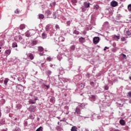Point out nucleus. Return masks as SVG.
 <instances>
[{
	"label": "nucleus",
	"mask_w": 131,
	"mask_h": 131,
	"mask_svg": "<svg viewBox=\"0 0 131 131\" xmlns=\"http://www.w3.org/2000/svg\"><path fill=\"white\" fill-rule=\"evenodd\" d=\"M82 106L84 107V104L83 103H81L79 106L77 107L75 110V113L78 114V115H79L80 114V108H81Z\"/></svg>",
	"instance_id": "nucleus-1"
},
{
	"label": "nucleus",
	"mask_w": 131,
	"mask_h": 131,
	"mask_svg": "<svg viewBox=\"0 0 131 131\" xmlns=\"http://www.w3.org/2000/svg\"><path fill=\"white\" fill-rule=\"evenodd\" d=\"M92 117L93 118H95V119H101V118H102V115L94 114L93 115H92Z\"/></svg>",
	"instance_id": "nucleus-2"
},
{
	"label": "nucleus",
	"mask_w": 131,
	"mask_h": 131,
	"mask_svg": "<svg viewBox=\"0 0 131 131\" xmlns=\"http://www.w3.org/2000/svg\"><path fill=\"white\" fill-rule=\"evenodd\" d=\"M57 71L59 72V74H60V75H63V74H65V70H64V69H63V68L60 67L59 68L58 70Z\"/></svg>",
	"instance_id": "nucleus-3"
},
{
	"label": "nucleus",
	"mask_w": 131,
	"mask_h": 131,
	"mask_svg": "<svg viewBox=\"0 0 131 131\" xmlns=\"http://www.w3.org/2000/svg\"><path fill=\"white\" fill-rule=\"evenodd\" d=\"M99 41H100V37H94L93 38V43H94V45H97V43H99Z\"/></svg>",
	"instance_id": "nucleus-4"
},
{
	"label": "nucleus",
	"mask_w": 131,
	"mask_h": 131,
	"mask_svg": "<svg viewBox=\"0 0 131 131\" xmlns=\"http://www.w3.org/2000/svg\"><path fill=\"white\" fill-rule=\"evenodd\" d=\"M36 109V107H35L34 105H31L29 107V111L30 112H35V110Z\"/></svg>",
	"instance_id": "nucleus-5"
},
{
	"label": "nucleus",
	"mask_w": 131,
	"mask_h": 131,
	"mask_svg": "<svg viewBox=\"0 0 131 131\" xmlns=\"http://www.w3.org/2000/svg\"><path fill=\"white\" fill-rule=\"evenodd\" d=\"M111 6L113 7H117L118 6V3L114 1L111 3Z\"/></svg>",
	"instance_id": "nucleus-6"
},
{
	"label": "nucleus",
	"mask_w": 131,
	"mask_h": 131,
	"mask_svg": "<svg viewBox=\"0 0 131 131\" xmlns=\"http://www.w3.org/2000/svg\"><path fill=\"white\" fill-rule=\"evenodd\" d=\"M28 58L30 59V60H33L34 59V55L31 53H30L28 54Z\"/></svg>",
	"instance_id": "nucleus-7"
},
{
	"label": "nucleus",
	"mask_w": 131,
	"mask_h": 131,
	"mask_svg": "<svg viewBox=\"0 0 131 131\" xmlns=\"http://www.w3.org/2000/svg\"><path fill=\"white\" fill-rule=\"evenodd\" d=\"M35 101H33V100L32 99H29V103H30V104H35L36 103V102L35 101H37V97H35L34 99Z\"/></svg>",
	"instance_id": "nucleus-8"
},
{
	"label": "nucleus",
	"mask_w": 131,
	"mask_h": 131,
	"mask_svg": "<svg viewBox=\"0 0 131 131\" xmlns=\"http://www.w3.org/2000/svg\"><path fill=\"white\" fill-rule=\"evenodd\" d=\"M45 14L46 16H47L48 17H49L50 16H51V15H52V11L48 10L45 11Z\"/></svg>",
	"instance_id": "nucleus-9"
},
{
	"label": "nucleus",
	"mask_w": 131,
	"mask_h": 131,
	"mask_svg": "<svg viewBox=\"0 0 131 131\" xmlns=\"http://www.w3.org/2000/svg\"><path fill=\"white\" fill-rule=\"evenodd\" d=\"M31 31H27L25 33V36H27V37H30V36H31Z\"/></svg>",
	"instance_id": "nucleus-10"
},
{
	"label": "nucleus",
	"mask_w": 131,
	"mask_h": 131,
	"mask_svg": "<svg viewBox=\"0 0 131 131\" xmlns=\"http://www.w3.org/2000/svg\"><path fill=\"white\" fill-rule=\"evenodd\" d=\"M79 41L80 42H81V43H83V42H84L85 41V38L81 37L80 38H79Z\"/></svg>",
	"instance_id": "nucleus-11"
},
{
	"label": "nucleus",
	"mask_w": 131,
	"mask_h": 131,
	"mask_svg": "<svg viewBox=\"0 0 131 131\" xmlns=\"http://www.w3.org/2000/svg\"><path fill=\"white\" fill-rule=\"evenodd\" d=\"M16 88L17 89H18V90H20L19 91V92H23V91L24 90L23 85H18L17 86H16Z\"/></svg>",
	"instance_id": "nucleus-12"
},
{
	"label": "nucleus",
	"mask_w": 131,
	"mask_h": 131,
	"mask_svg": "<svg viewBox=\"0 0 131 131\" xmlns=\"http://www.w3.org/2000/svg\"><path fill=\"white\" fill-rule=\"evenodd\" d=\"M22 108V105L20 104H17L16 105V110H20Z\"/></svg>",
	"instance_id": "nucleus-13"
},
{
	"label": "nucleus",
	"mask_w": 131,
	"mask_h": 131,
	"mask_svg": "<svg viewBox=\"0 0 131 131\" xmlns=\"http://www.w3.org/2000/svg\"><path fill=\"white\" fill-rule=\"evenodd\" d=\"M96 21V19L95 18V16H91V23L92 24H95V21Z\"/></svg>",
	"instance_id": "nucleus-14"
},
{
	"label": "nucleus",
	"mask_w": 131,
	"mask_h": 131,
	"mask_svg": "<svg viewBox=\"0 0 131 131\" xmlns=\"http://www.w3.org/2000/svg\"><path fill=\"white\" fill-rule=\"evenodd\" d=\"M83 5L85 8H90V3L84 2Z\"/></svg>",
	"instance_id": "nucleus-15"
},
{
	"label": "nucleus",
	"mask_w": 131,
	"mask_h": 131,
	"mask_svg": "<svg viewBox=\"0 0 131 131\" xmlns=\"http://www.w3.org/2000/svg\"><path fill=\"white\" fill-rule=\"evenodd\" d=\"M50 103H55V102H56V99L55 98V97H51V98L50 100Z\"/></svg>",
	"instance_id": "nucleus-16"
},
{
	"label": "nucleus",
	"mask_w": 131,
	"mask_h": 131,
	"mask_svg": "<svg viewBox=\"0 0 131 131\" xmlns=\"http://www.w3.org/2000/svg\"><path fill=\"white\" fill-rule=\"evenodd\" d=\"M73 33L74 34H76L77 35L79 34V32L77 30H76V29H75V27H74L73 28Z\"/></svg>",
	"instance_id": "nucleus-17"
},
{
	"label": "nucleus",
	"mask_w": 131,
	"mask_h": 131,
	"mask_svg": "<svg viewBox=\"0 0 131 131\" xmlns=\"http://www.w3.org/2000/svg\"><path fill=\"white\" fill-rule=\"evenodd\" d=\"M9 80H10V79H9V78H6L5 79V80H4L5 85H8V82H9Z\"/></svg>",
	"instance_id": "nucleus-18"
},
{
	"label": "nucleus",
	"mask_w": 131,
	"mask_h": 131,
	"mask_svg": "<svg viewBox=\"0 0 131 131\" xmlns=\"http://www.w3.org/2000/svg\"><path fill=\"white\" fill-rule=\"evenodd\" d=\"M119 123L121 124V125H124L125 124V121L124 120H120Z\"/></svg>",
	"instance_id": "nucleus-19"
},
{
	"label": "nucleus",
	"mask_w": 131,
	"mask_h": 131,
	"mask_svg": "<svg viewBox=\"0 0 131 131\" xmlns=\"http://www.w3.org/2000/svg\"><path fill=\"white\" fill-rule=\"evenodd\" d=\"M16 38L17 39L16 40L17 41H20V40H22L23 38L21 36V35L17 36L16 37Z\"/></svg>",
	"instance_id": "nucleus-20"
},
{
	"label": "nucleus",
	"mask_w": 131,
	"mask_h": 131,
	"mask_svg": "<svg viewBox=\"0 0 131 131\" xmlns=\"http://www.w3.org/2000/svg\"><path fill=\"white\" fill-rule=\"evenodd\" d=\"M77 129H78L77 127L74 126L72 127L71 129V131H77Z\"/></svg>",
	"instance_id": "nucleus-21"
},
{
	"label": "nucleus",
	"mask_w": 131,
	"mask_h": 131,
	"mask_svg": "<svg viewBox=\"0 0 131 131\" xmlns=\"http://www.w3.org/2000/svg\"><path fill=\"white\" fill-rule=\"evenodd\" d=\"M36 45V42L33 41L30 45H29V47H30V48H32V47Z\"/></svg>",
	"instance_id": "nucleus-22"
},
{
	"label": "nucleus",
	"mask_w": 131,
	"mask_h": 131,
	"mask_svg": "<svg viewBox=\"0 0 131 131\" xmlns=\"http://www.w3.org/2000/svg\"><path fill=\"white\" fill-rule=\"evenodd\" d=\"M12 48H17L18 47V45L17 44V42H14L12 43Z\"/></svg>",
	"instance_id": "nucleus-23"
},
{
	"label": "nucleus",
	"mask_w": 131,
	"mask_h": 131,
	"mask_svg": "<svg viewBox=\"0 0 131 131\" xmlns=\"http://www.w3.org/2000/svg\"><path fill=\"white\" fill-rule=\"evenodd\" d=\"M59 41H64L65 40V38H64L63 36H60L58 38Z\"/></svg>",
	"instance_id": "nucleus-24"
},
{
	"label": "nucleus",
	"mask_w": 131,
	"mask_h": 131,
	"mask_svg": "<svg viewBox=\"0 0 131 131\" xmlns=\"http://www.w3.org/2000/svg\"><path fill=\"white\" fill-rule=\"evenodd\" d=\"M41 36H42V38H43V39H45L47 38V34H46V33H43L41 35Z\"/></svg>",
	"instance_id": "nucleus-25"
},
{
	"label": "nucleus",
	"mask_w": 131,
	"mask_h": 131,
	"mask_svg": "<svg viewBox=\"0 0 131 131\" xmlns=\"http://www.w3.org/2000/svg\"><path fill=\"white\" fill-rule=\"evenodd\" d=\"M6 123V121L5 120V119H3L0 121V124L1 125H4Z\"/></svg>",
	"instance_id": "nucleus-26"
},
{
	"label": "nucleus",
	"mask_w": 131,
	"mask_h": 131,
	"mask_svg": "<svg viewBox=\"0 0 131 131\" xmlns=\"http://www.w3.org/2000/svg\"><path fill=\"white\" fill-rule=\"evenodd\" d=\"M71 2L72 5L74 6H76V4H77V0H71Z\"/></svg>",
	"instance_id": "nucleus-27"
},
{
	"label": "nucleus",
	"mask_w": 131,
	"mask_h": 131,
	"mask_svg": "<svg viewBox=\"0 0 131 131\" xmlns=\"http://www.w3.org/2000/svg\"><path fill=\"white\" fill-rule=\"evenodd\" d=\"M81 12H85L86 11V8L84 6H82L81 7Z\"/></svg>",
	"instance_id": "nucleus-28"
},
{
	"label": "nucleus",
	"mask_w": 131,
	"mask_h": 131,
	"mask_svg": "<svg viewBox=\"0 0 131 131\" xmlns=\"http://www.w3.org/2000/svg\"><path fill=\"white\" fill-rule=\"evenodd\" d=\"M19 28L21 30H22L23 29H25V25H24V24L20 25V26H19Z\"/></svg>",
	"instance_id": "nucleus-29"
},
{
	"label": "nucleus",
	"mask_w": 131,
	"mask_h": 131,
	"mask_svg": "<svg viewBox=\"0 0 131 131\" xmlns=\"http://www.w3.org/2000/svg\"><path fill=\"white\" fill-rule=\"evenodd\" d=\"M29 118H30V119H34V118H35V115L30 114L29 115Z\"/></svg>",
	"instance_id": "nucleus-30"
},
{
	"label": "nucleus",
	"mask_w": 131,
	"mask_h": 131,
	"mask_svg": "<svg viewBox=\"0 0 131 131\" xmlns=\"http://www.w3.org/2000/svg\"><path fill=\"white\" fill-rule=\"evenodd\" d=\"M42 85H44V86H46L47 90H49V89H50V84L47 85V84L43 83Z\"/></svg>",
	"instance_id": "nucleus-31"
},
{
	"label": "nucleus",
	"mask_w": 131,
	"mask_h": 131,
	"mask_svg": "<svg viewBox=\"0 0 131 131\" xmlns=\"http://www.w3.org/2000/svg\"><path fill=\"white\" fill-rule=\"evenodd\" d=\"M121 56H122V59L124 60L126 59V55L123 53L121 54Z\"/></svg>",
	"instance_id": "nucleus-32"
},
{
	"label": "nucleus",
	"mask_w": 131,
	"mask_h": 131,
	"mask_svg": "<svg viewBox=\"0 0 131 131\" xmlns=\"http://www.w3.org/2000/svg\"><path fill=\"white\" fill-rule=\"evenodd\" d=\"M57 58L58 60H59V61H61V60H62V55H58L57 56Z\"/></svg>",
	"instance_id": "nucleus-33"
},
{
	"label": "nucleus",
	"mask_w": 131,
	"mask_h": 131,
	"mask_svg": "<svg viewBox=\"0 0 131 131\" xmlns=\"http://www.w3.org/2000/svg\"><path fill=\"white\" fill-rule=\"evenodd\" d=\"M13 131H21V129L19 127H16L13 129Z\"/></svg>",
	"instance_id": "nucleus-34"
},
{
	"label": "nucleus",
	"mask_w": 131,
	"mask_h": 131,
	"mask_svg": "<svg viewBox=\"0 0 131 131\" xmlns=\"http://www.w3.org/2000/svg\"><path fill=\"white\" fill-rule=\"evenodd\" d=\"M38 51H39V52H42V51H43V48H42V47H38Z\"/></svg>",
	"instance_id": "nucleus-35"
},
{
	"label": "nucleus",
	"mask_w": 131,
	"mask_h": 131,
	"mask_svg": "<svg viewBox=\"0 0 131 131\" xmlns=\"http://www.w3.org/2000/svg\"><path fill=\"white\" fill-rule=\"evenodd\" d=\"M6 54L7 55H10L11 54V50H7L5 51Z\"/></svg>",
	"instance_id": "nucleus-36"
},
{
	"label": "nucleus",
	"mask_w": 131,
	"mask_h": 131,
	"mask_svg": "<svg viewBox=\"0 0 131 131\" xmlns=\"http://www.w3.org/2000/svg\"><path fill=\"white\" fill-rule=\"evenodd\" d=\"M39 19H43L45 18V15L43 14H39Z\"/></svg>",
	"instance_id": "nucleus-37"
},
{
	"label": "nucleus",
	"mask_w": 131,
	"mask_h": 131,
	"mask_svg": "<svg viewBox=\"0 0 131 131\" xmlns=\"http://www.w3.org/2000/svg\"><path fill=\"white\" fill-rule=\"evenodd\" d=\"M99 5H94V9L95 10H98V9H99Z\"/></svg>",
	"instance_id": "nucleus-38"
},
{
	"label": "nucleus",
	"mask_w": 131,
	"mask_h": 131,
	"mask_svg": "<svg viewBox=\"0 0 131 131\" xmlns=\"http://www.w3.org/2000/svg\"><path fill=\"white\" fill-rule=\"evenodd\" d=\"M55 28L56 29V30H60V27L58 25H55Z\"/></svg>",
	"instance_id": "nucleus-39"
},
{
	"label": "nucleus",
	"mask_w": 131,
	"mask_h": 131,
	"mask_svg": "<svg viewBox=\"0 0 131 131\" xmlns=\"http://www.w3.org/2000/svg\"><path fill=\"white\" fill-rule=\"evenodd\" d=\"M127 9L129 12H131V4L128 5Z\"/></svg>",
	"instance_id": "nucleus-40"
},
{
	"label": "nucleus",
	"mask_w": 131,
	"mask_h": 131,
	"mask_svg": "<svg viewBox=\"0 0 131 131\" xmlns=\"http://www.w3.org/2000/svg\"><path fill=\"white\" fill-rule=\"evenodd\" d=\"M70 66L69 68V69H71V68H72V61H71V59H70Z\"/></svg>",
	"instance_id": "nucleus-41"
},
{
	"label": "nucleus",
	"mask_w": 131,
	"mask_h": 131,
	"mask_svg": "<svg viewBox=\"0 0 131 131\" xmlns=\"http://www.w3.org/2000/svg\"><path fill=\"white\" fill-rule=\"evenodd\" d=\"M50 29V25H48L46 27V31H49V29Z\"/></svg>",
	"instance_id": "nucleus-42"
},
{
	"label": "nucleus",
	"mask_w": 131,
	"mask_h": 131,
	"mask_svg": "<svg viewBox=\"0 0 131 131\" xmlns=\"http://www.w3.org/2000/svg\"><path fill=\"white\" fill-rule=\"evenodd\" d=\"M71 50L72 51H74V50H75V45H73L71 47Z\"/></svg>",
	"instance_id": "nucleus-43"
},
{
	"label": "nucleus",
	"mask_w": 131,
	"mask_h": 131,
	"mask_svg": "<svg viewBox=\"0 0 131 131\" xmlns=\"http://www.w3.org/2000/svg\"><path fill=\"white\" fill-rule=\"evenodd\" d=\"M52 60H53V58H52L51 57H48L47 58V60L49 61V62H51V61H52Z\"/></svg>",
	"instance_id": "nucleus-44"
},
{
	"label": "nucleus",
	"mask_w": 131,
	"mask_h": 131,
	"mask_svg": "<svg viewBox=\"0 0 131 131\" xmlns=\"http://www.w3.org/2000/svg\"><path fill=\"white\" fill-rule=\"evenodd\" d=\"M114 37L117 38L118 39H120V35H114Z\"/></svg>",
	"instance_id": "nucleus-45"
},
{
	"label": "nucleus",
	"mask_w": 131,
	"mask_h": 131,
	"mask_svg": "<svg viewBox=\"0 0 131 131\" xmlns=\"http://www.w3.org/2000/svg\"><path fill=\"white\" fill-rule=\"evenodd\" d=\"M126 34H127L128 36H129V35H131V32L129 31V30L127 31H126Z\"/></svg>",
	"instance_id": "nucleus-46"
},
{
	"label": "nucleus",
	"mask_w": 131,
	"mask_h": 131,
	"mask_svg": "<svg viewBox=\"0 0 131 131\" xmlns=\"http://www.w3.org/2000/svg\"><path fill=\"white\" fill-rule=\"evenodd\" d=\"M57 15V13L56 12H54L53 14V16L54 19H56V18H57V15Z\"/></svg>",
	"instance_id": "nucleus-47"
},
{
	"label": "nucleus",
	"mask_w": 131,
	"mask_h": 131,
	"mask_svg": "<svg viewBox=\"0 0 131 131\" xmlns=\"http://www.w3.org/2000/svg\"><path fill=\"white\" fill-rule=\"evenodd\" d=\"M90 98L93 100H95L96 99V96L95 95H91Z\"/></svg>",
	"instance_id": "nucleus-48"
},
{
	"label": "nucleus",
	"mask_w": 131,
	"mask_h": 131,
	"mask_svg": "<svg viewBox=\"0 0 131 131\" xmlns=\"http://www.w3.org/2000/svg\"><path fill=\"white\" fill-rule=\"evenodd\" d=\"M104 90L105 91H108L109 90V86H108V85L104 86Z\"/></svg>",
	"instance_id": "nucleus-49"
},
{
	"label": "nucleus",
	"mask_w": 131,
	"mask_h": 131,
	"mask_svg": "<svg viewBox=\"0 0 131 131\" xmlns=\"http://www.w3.org/2000/svg\"><path fill=\"white\" fill-rule=\"evenodd\" d=\"M121 41H125V37H122L121 38Z\"/></svg>",
	"instance_id": "nucleus-50"
},
{
	"label": "nucleus",
	"mask_w": 131,
	"mask_h": 131,
	"mask_svg": "<svg viewBox=\"0 0 131 131\" xmlns=\"http://www.w3.org/2000/svg\"><path fill=\"white\" fill-rule=\"evenodd\" d=\"M121 17H122V16H121L120 14L117 15V18H118V19H120Z\"/></svg>",
	"instance_id": "nucleus-51"
},
{
	"label": "nucleus",
	"mask_w": 131,
	"mask_h": 131,
	"mask_svg": "<svg viewBox=\"0 0 131 131\" xmlns=\"http://www.w3.org/2000/svg\"><path fill=\"white\" fill-rule=\"evenodd\" d=\"M47 74L48 75H51V74H52V71H48L47 72Z\"/></svg>",
	"instance_id": "nucleus-52"
},
{
	"label": "nucleus",
	"mask_w": 131,
	"mask_h": 131,
	"mask_svg": "<svg viewBox=\"0 0 131 131\" xmlns=\"http://www.w3.org/2000/svg\"><path fill=\"white\" fill-rule=\"evenodd\" d=\"M70 24H71V21H70L69 20L67 21V25L68 26H70Z\"/></svg>",
	"instance_id": "nucleus-53"
},
{
	"label": "nucleus",
	"mask_w": 131,
	"mask_h": 131,
	"mask_svg": "<svg viewBox=\"0 0 131 131\" xmlns=\"http://www.w3.org/2000/svg\"><path fill=\"white\" fill-rule=\"evenodd\" d=\"M27 125H28V123L27 122V121H26L24 123V126H27Z\"/></svg>",
	"instance_id": "nucleus-54"
},
{
	"label": "nucleus",
	"mask_w": 131,
	"mask_h": 131,
	"mask_svg": "<svg viewBox=\"0 0 131 131\" xmlns=\"http://www.w3.org/2000/svg\"><path fill=\"white\" fill-rule=\"evenodd\" d=\"M90 84L91 85H92V86L94 87V85H95V82H94L93 81H92L90 82Z\"/></svg>",
	"instance_id": "nucleus-55"
},
{
	"label": "nucleus",
	"mask_w": 131,
	"mask_h": 131,
	"mask_svg": "<svg viewBox=\"0 0 131 131\" xmlns=\"http://www.w3.org/2000/svg\"><path fill=\"white\" fill-rule=\"evenodd\" d=\"M14 12L15 14H19V10H18V9H17Z\"/></svg>",
	"instance_id": "nucleus-56"
},
{
	"label": "nucleus",
	"mask_w": 131,
	"mask_h": 131,
	"mask_svg": "<svg viewBox=\"0 0 131 131\" xmlns=\"http://www.w3.org/2000/svg\"><path fill=\"white\" fill-rule=\"evenodd\" d=\"M17 80H18V81H21V80H22V79L20 77H18Z\"/></svg>",
	"instance_id": "nucleus-57"
},
{
	"label": "nucleus",
	"mask_w": 131,
	"mask_h": 131,
	"mask_svg": "<svg viewBox=\"0 0 131 131\" xmlns=\"http://www.w3.org/2000/svg\"><path fill=\"white\" fill-rule=\"evenodd\" d=\"M109 49V48L108 47H105L104 48V49H103V51H106V50H108Z\"/></svg>",
	"instance_id": "nucleus-58"
},
{
	"label": "nucleus",
	"mask_w": 131,
	"mask_h": 131,
	"mask_svg": "<svg viewBox=\"0 0 131 131\" xmlns=\"http://www.w3.org/2000/svg\"><path fill=\"white\" fill-rule=\"evenodd\" d=\"M108 82H109L110 83H111V84H112V85H113V82H112L111 81V80H108Z\"/></svg>",
	"instance_id": "nucleus-59"
},
{
	"label": "nucleus",
	"mask_w": 131,
	"mask_h": 131,
	"mask_svg": "<svg viewBox=\"0 0 131 131\" xmlns=\"http://www.w3.org/2000/svg\"><path fill=\"white\" fill-rule=\"evenodd\" d=\"M108 24H109V23H108V21H106V22L104 23V25L108 26Z\"/></svg>",
	"instance_id": "nucleus-60"
},
{
	"label": "nucleus",
	"mask_w": 131,
	"mask_h": 131,
	"mask_svg": "<svg viewBox=\"0 0 131 131\" xmlns=\"http://www.w3.org/2000/svg\"><path fill=\"white\" fill-rule=\"evenodd\" d=\"M128 95L129 97H131V92H129L128 93Z\"/></svg>",
	"instance_id": "nucleus-61"
},
{
	"label": "nucleus",
	"mask_w": 131,
	"mask_h": 131,
	"mask_svg": "<svg viewBox=\"0 0 131 131\" xmlns=\"http://www.w3.org/2000/svg\"><path fill=\"white\" fill-rule=\"evenodd\" d=\"M117 81H118V80H117V79H115L114 80V82H117Z\"/></svg>",
	"instance_id": "nucleus-62"
},
{
	"label": "nucleus",
	"mask_w": 131,
	"mask_h": 131,
	"mask_svg": "<svg viewBox=\"0 0 131 131\" xmlns=\"http://www.w3.org/2000/svg\"><path fill=\"white\" fill-rule=\"evenodd\" d=\"M39 55L40 56H43V53H39Z\"/></svg>",
	"instance_id": "nucleus-63"
},
{
	"label": "nucleus",
	"mask_w": 131,
	"mask_h": 131,
	"mask_svg": "<svg viewBox=\"0 0 131 131\" xmlns=\"http://www.w3.org/2000/svg\"><path fill=\"white\" fill-rule=\"evenodd\" d=\"M42 81H43V80H42V79H40V80H39V83H41V82H42Z\"/></svg>",
	"instance_id": "nucleus-64"
}]
</instances>
